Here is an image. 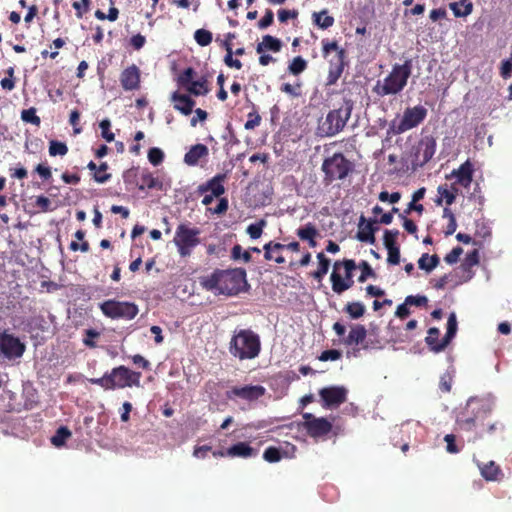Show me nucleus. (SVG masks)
Here are the masks:
<instances>
[{"label":"nucleus","instance_id":"obj_34","mask_svg":"<svg viewBox=\"0 0 512 512\" xmlns=\"http://www.w3.org/2000/svg\"><path fill=\"white\" fill-rule=\"evenodd\" d=\"M438 263L439 258L436 255L429 256L428 254H423L418 261L419 268L427 272L436 268Z\"/></svg>","mask_w":512,"mask_h":512},{"label":"nucleus","instance_id":"obj_38","mask_svg":"<svg viewBox=\"0 0 512 512\" xmlns=\"http://www.w3.org/2000/svg\"><path fill=\"white\" fill-rule=\"evenodd\" d=\"M194 39L200 46L205 47L212 42V33L205 29H198L194 33Z\"/></svg>","mask_w":512,"mask_h":512},{"label":"nucleus","instance_id":"obj_28","mask_svg":"<svg viewBox=\"0 0 512 512\" xmlns=\"http://www.w3.org/2000/svg\"><path fill=\"white\" fill-rule=\"evenodd\" d=\"M281 47L282 43L279 39L271 35H265L263 36L262 41L257 44L256 51L258 54H262L266 50L279 52L281 50Z\"/></svg>","mask_w":512,"mask_h":512},{"label":"nucleus","instance_id":"obj_35","mask_svg":"<svg viewBox=\"0 0 512 512\" xmlns=\"http://www.w3.org/2000/svg\"><path fill=\"white\" fill-rule=\"evenodd\" d=\"M314 23L322 29H327L334 24V18L327 14L326 10L313 14Z\"/></svg>","mask_w":512,"mask_h":512},{"label":"nucleus","instance_id":"obj_32","mask_svg":"<svg viewBox=\"0 0 512 512\" xmlns=\"http://www.w3.org/2000/svg\"><path fill=\"white\" fill-rule=\"evenodd\" d=\"M330 69L328 74V84L332 85L336 83L343 72V61H334V59H330Z\"/></svg>","mask_w":512,"mask_h":512},{"label":"nucleus","instance_id":"obj_36","mask_svg":"<svg viewBox=\"0 0 512 512\" xmlns=\"http://www.w3.org/2000/svg\"><path fill=\"white\" fill-rule=\"evenodd\" d=\"M143 184L139 186L140 190H143L146 186L149 189H161L162 183L158 178H155L151 173L146 172L142 175Z\"/></svg>","mask_w":512,"mask_h":512},{"label":"nucleus","instance_id":"obj_50","mask_svg":"<svg viewBox=\"0 0 512 512\" xmlns=\"http://www.w3.org/2000/svg\"><path fill=\"white\" fill-rule=\"evenodd\" d=\"M263 458L270 463H275L281 460L280 451L275 447H268L263 454Z\"/></svg>","mask_w":512,"mask_h":512},{"label":"nucleus","instance_id":"obj_22","mask_svg":"<svg viewBox=\"0 0 512 512\" xmlns=\"http://www.w3.org/2000/svg\"><path fill=\"white\" fill-rule=\"evenodd\" d=\"M226 455L231 458L238 457L247 459L255 457L257 455V450L245 442H238L226 450Z\"/></svg>","mask_w":512,"mask_h":512},{"label":"nucleus","instance_id":"obj_51","mask_svg":"<svg viewBox=\"0 0 512 512\" xmlns=\"http://www.w3.org/2000/svg\"><path fill=\"white\" fill-rule=\"evenodd\" d=\"M399 232L397 230H386L384 233V245L387 249L395 248L396 246V238Z\"/></svg>","mask_w":512,"mask_h":512},{"label":"nucleus","instance_id":"obj_5","mask_svg":"<svg viewBox=\"0 0 512 512\" xmlns=\"http://www.w3.org/2000/svg\"><path fill=\"white\" fill-rule=\"evenodd\" d=\"M427 113V109L422 105L408 107L404 110L400 120L392 121L390 128L394 134H402L422 123Z\"/></svg>","mask_w":512,"mask_h":512},{"label":"nucleus","instance_id":"obj_19","mask_svg":"<svg viewBox=\"0 0 512 512\" xmlns=\"http://www.w3.org/2000/svg\"><path fill=\"white\" fill-rule=\"evenodd\" d=\"M121 85L125 90H135L139 87L140 71L136 65L126 68L120 77Z\"/></svg>","mask_w":512,"mask_h":512},{"label":"nucleus","instance_id":"obj_41","mask_svg":"<svg viewBox=\"0 0 512 512\" xmlns=\"http://www.w3.org/2000/svg\"><path fill=\"white\" fill-rule=\"evenodd\" d=\"M332 289L335 293L341 294L347 290V285H344V279L335 270L331 274Z\"/></svg>","mask_w":512,"mask_h":512},{"label":"nucleus","instance_id":"obj_53","mask_svg":"<svg viewBox=\"0 0 512 512\" xmlns=\"http://www.w3.org/2000/svg\"><path fill=\"white\" fill-rule=\"evenodd\" d=\"M341 355L342 354L339 350H336V349L326 350L321 353L319 359L321 361H329V360L335 361V360L340 359Z\"/></svg>","mask_w":512,"mask_h":512},{"label":"nucleus","instance_id":"obj_59","mask_svg":"<svg viewBox=\"0 0 512 512\" xmlns=\"http://www.w3.org/2000/svg\"><path fill=\"white\" fill-rule=\"evenodd\" d=\"M330 266V261H324L319 263V267L317 271L313 273L314 278L321 280L328 272Z\"/></svg>","mask_w":512,"mask_h":512},{"label":"nucleus","instance_id":"obj_55","mask_svg":"<svg viewBox=\"0 0 512 512\" xmlns=\"http://www.w3.org/2000/svg\"><path fill=\"white\" fill-rule=\"evenodd\" d=\"M401 198L400 193L394 192L392 194H389L387 191H383L379 194V200L386 202L389 201L390 203H397Z\"/></svg>","mask_w":512,"mask_h":512},{"label":"nucleus","instance_id":"obj_46","mask_svg":"<svg viewBox=\"0 0 512 512\" xmlns=\"http://www.w3.org/2000/svg\"><path fill=\"white\" fill-rule=\"evenodd\" d=\"M163 159L164 153L161 149L154 147L149 150L148 160L152 165L158 166L163 162Z\"/></svg>","mask_w":512,"mask_h":512},{"label":"nucleus","instance_id":"obj_29","mask_svg":"<svg viewBox=\"0 0 512 512\" xmlns=\"http://www.w3.org/2000/svg\"><path fill=\"white\" fill-rule=\"evenodd\" d=\"M455 17H466L472 13L473 4L469 0H460L449 4Z\"/></svg>","mask_w":512,"mask_h":512},{"label":"nucleus","instance_id":"obj_2","mask_svg":"<svg viewBox=\"0 0 512 512\" xmlns=\"http://www.w3.org/2000/svg\"><path fill=\"white\" fill-rule=\"evenodd\" d=\"M261 349L258 334L250 329L235 330L229 344V352L239 360L256 358Z\"/></svg>","mask_w":512,"mask_h":512},{"label":"nucleus","instance_id":"obj_10","mask_svg":"<svg viewBox=\"0 0 512 512\" xmlns=\"http://www.w3.org/2000/svg\"><path fill=\"white\" fill-rule=\"evenodd\" d=\"M456 332H457L456 314L451 313L448 317L447 332H446V335L443 338V340L441 342H437V337L439 335V329L432 327L428 330V336L426 337V343L428 344V346H430L432 351L440 352L446 348V346L454 338Z\"/></svg>","mask_w":512,"mask_h":512},{"label":"nucleus","instance_id":"obj_13","mask_svg":"<svg viewBox=\"0 0 512 512\" xmlns=\"http://www.w3.org/2000/svg\"><path fill=\"white\" fill-rule=\"evenodd\" d=\"M194 70L187 68L178 77L179 85L194 96H203L209 92L207 81L205 78L194 79Z\"/></svg>","mask_w":512,"mask_h":512},{"label":"nucleus","instance_id":"obj_30","mask_svg":"<svg viewBox=\"0 0 512 512\" xmlns=\"http://www.w3.org/2000/svg\"><path fill=\"white\" fill-rule=\"evenodd\" d=\"M322 45L324 57L327 58L331 52H335V56L332 59H334V61H343L345 52L338 46L337 42L322 40Z\"/></svg>","mask_w":512,"mask_h":512},{"label":"nucleus","instance_id":"obj_48","mask_svg":"<svg viewBox=\"0 0 512 512\" xmlns=\"http://www.w3.org/2000/svg\"><path fill=\"white\" fill-rule=\"evenodd\" d=\"M305 68L306 61L300 56L295 57L289 65V71L294 75H298L299 73L303 72Z\"/></svg>","mask_w":512,"mask_h":512},{"label":"nucleus","instance_id":"obj_7","mask_svg":"<svg viewBox=\"0 0 512 512\" xmlns=\"http://www.w3.org/2000/svg\"><path fill=\"white\" fill-rule=\"evenodd\" d=\"M199 234V229L191 228L186 224H180L176 228L173 241L181 256L186 257L191 254L192 249L200 243Z\"/></svg>","mask_w":512,"mask_h":512},{"label":"nucleus","instance_id":"obj_52","mask_svg":"<svg viewBox=\"0 0 512 512\" xmlns=\"http://www.w3.org/2000/svg\"><path fill=\"white\" fill-rule=\"evenodd\" d=\"M232 258L235 260L243 259L244 262H249L251 255L249 251H243L240 245H235L232 248Z\"/></svg>","mask_w":512,"mask_h":512},{"label":"nucleus","instance_id":"obj_57","mask_svg":"<svg viewBox=\"0 0 512 512\" xmlns=\"http://www.w3.org/2000/svg\"><path fill=\"white\" fill-rule=\"evenodd\" d=\"M463 253V249L461 247H455L452 249L450 253L445 256V261L448 264H454L458 261L460 255Z\"/></svg>","mask_w":512,"mask_h":512},{"label":"nucleus","instance_id":"obj_16","mask_svg":"<svg viewBox=\"0 0 512 512\" xmlns=\"http://www.w3.org/2000/svg\"><path fill=\"white\" fill-rule=\"evenodd\" d=\"M304 427L311 437H320L330 432L332 425L325 418H315L312 414L303 415Z\"/></svg>","mask_w":512,"mask_h":512},{"label":"nucleus","instance_id":"obj_25","mask_svg":"<svg viewBox=\"0 0 512 512\" xmlns=\"http://www.w3.org/2000/svg\"><path fill=\"white\" fill-rule=\"evenodd\" d=\"M172 101L174 102V108L184 115H189L195 105V102L189 96L177 92L173 93Z\"/></svg>","mask_w":512,"mask_h":512},{"label":"nucleus","instance_id":"obj_37","mask_svg":"<svg viewBox=\"0 0 512 512\" xmlns=\"http://www.w3.org/2000/svg\"><path fill=\"white\" fill-rule=\"evenodd\" d=\"M297 235L301 240L308 241L311 238H315L318 235V231L314 225L308 223L297 230Z\"/></svg>","mask_w":512,"mask_h":512},{"label":"nucleus","instance_id":"obj_31","mask_svg":"<svg viewBox=\"0 0 512 512\" xmlns=\"http://www.w3.org/2000/svg\"><path fill=\"white\" fill-rule=\"evenodd\" d=\"M437 192L439 195V197L435 200L437 205H441L443 201H445L447 205H452L455 202V192L451 191L447 184L440 185L437 188Z\"/></svg>","mask_w":512,"mask_h":512},{"label":"nucleus","instance_id":"obj_39","mask_svg":"<svg viewBox=\"0 0 512 512\" xmlns=\"http://www.w3.org/2000/svg\"><path fill=\"white\" fill-rule=\"evenodd\" d=\"M266 224L267 222L264 219H261L257 223L250 224L247 227L246 232L252 239H258L261 237L263 228L266 226Z\"/></svg>","mask_w":512,"mask_h":512},{"label":"nucleus","instance_id":"obj_14","mask_svg":"<svg viewBox=\"0 0 512 512\" xmlns=\"http://www.w3.org/2000/svg\"><path fill=\"white\" fill-rule=\"evenodd\" d=\"M436 151V140L433 136L423 137L415 148L413 162L423 166L432 159Z\"/></svg>","mask_w":512,"mask_h":512},{"label":"nucleus","instance_id":"obj_63","mask_svg":"<svg viewBox=\"0 0 512 512\" xmlns=\"http://www.w3.org/2000/svg\"><path fill=\"white\" fill-rule=\"evenodd\" d=\"M297 12L295 10H279L278 11V19L280 22L284 23L289 19H293L297 17Z\"/></svg>","mask_w":512,"mask_h":512},{"label":"nucleus","instance_id":"obj_44","mask_svg":"<svg viewBox=\"0 0 512 512\" xmlns=\"http://www.w3.org/2000/svg\"><path fill=\"white\" fill-rule=\"evenodd\" d=\"M341 266L344 267L345 278L352 279V272L356 268L355 262L353 260L337 261L334 264V270H338Z\"/></svg>","mask_w":512,"mask_h":512},{"label":"nucleus","instance_id":"obj_27","mask_svg":"<svg viewBox=\"0 0 512 512\" xmlns=\"http://www.w3.org/2000/svg\"><path fill=\"white\" fill-rule=\"evenodd\" d=\"M478 467L481 475L488 481H498L503 476L501 469L494 461H490L486 464L478 463Z\"/></svg>","mask_w":512,"mask_h":512},{"label":"nucleus","instance_id":"obj_58","mask_svg":"<svg viewBox=\"0 0 512 512\" xmlns=\"http://www.w3.org/2000/svg\"><path fill=\"white\" fill-rule=\"evenodd\" d=\"M90 0H81L74 2L73 7L77 10V17L81 18L85 12L88 11Z\"/></svg>","mask_w":512,"mask_h":512},{"label":"nucleus","instance_id":"obj_24","mask_svg":"<svg viewBox=\"0 0 512 512\" xmlns=\"http://www.w3.org/2000/svg\"><path fill=\"white\" fill-rule=\"evenodd\" d=\"M208 155V148L204 144H196L190 148V150L184 156V162L189 166H195L198 164L202 157Z\"/></svg>","mask_w":512,"mask_h":512},{"label":"nucleus","instance_id":"obj_21","mask_svg":"<svg viewBox=\"0 0 512 512\" xmlns=\"http://www.w3.org/2000/svg\"><path fill=\"white\" fill-rule=\"evenodd\" d=\"M286 249V246L281 243H275L270 241L263 247L264 258L268 261H275L278 264L284 263L286 260L282 255V252Z\"/></svg>","mask_w":512,"mask_h":512},{"label":"nucleus","instance_id":"obj_9","mask_svg":"<svg viewBox=\"0 0 512 512\" xmlns=\"http://www.w3.org/2000/svg\"><path fill=\"white\" fill-rule=\"evenodd\" d=\"M102 313L112 319L131 320L138 314V307L134 303L116 300H107L100 304Z\"/></svg>","mask_w":512,"mask_h":512},{"label":"nucleus","instance_id":"obj_49","mask_svg":"<svg viewBox=\"0 0 512 512\" xmlns=\"http://www.w3.org/2000/svg\"><path fill=\"white\" fill-rule=\"evenodd\" d=\"M100 126V129H101V134H102V137L107 141V142H112L114 140V133H112L110 131V127H111V122L110 120L108 119H104L100 122L99 124Z\"/></svg>","mask_w":512,"mask_h":512},{"label":"nucleus","instance_id":"obj_54","mask_svg":"<svg viewBox=\"0 0 512 512\" xmlns=\"http://www.w3.org/2000/svg\"><path fill=\"white\" fill-rule=\"evenodd\" d=\"M107 164L106 163H102L98 169V172L95 173L94 175V179L96 182L98 183H105L106 181H108L111 177L110 174H102L104 171L107 170Z\"/></svg>","mask_w":512,"mask_h":512},{"label":"nucleus","instance_id":"obj_62","mask_svg":"<svg viewBox=\"0 0 512 512\" xmlns=\"http://www.w3.org/2000/svg\"><path fill=\"white\" fill-rule=\"evenodd\" d=\"M388 250V258L387 261L390 264L396 265L400 262V251L398 247L389 248Z\"/></svg>","mask_w":512,"mask_h":512},{"label":"nucleus","instance_id":"obj_43","mask_svg":"<svg viewBox=\"0 0 512 512\" xmlns=\"http://www.w3.org/2000/svg\"><path fill=\"white\" fill-rule=\"evenodd\" d=\"M224 47L227 51V54L224 58V62L227 66L229 67H234L236 69H241L242 67V63L238 60V59H233V51H232V48H231V45L230 43L228 42H224Z\"/></svg>","mask_w":512,"mask_h":512},{"label":"nucleus","instance_id":"obj_23","mask_svg":"<svg viewBox=\"0 0 512 512\" xmlns=\"http://www.w3.org/2000/svg\"><path fill=\"white\" fill-rule=\"evenodd\" d=\"M224 180V175H217L213 177L206 184L200 185L198 188L199 193H208L213 194L216 197L221 196L224 192V186L222 184Z\"/></svg>","mask_w":512,"mask_h":512},{"label":"nucleus","instance_id":"obj_61","mask_svg":"<svg viewBox=\"0 0 512 512\" xmlns=\"http://www.w3.org/2000/svg\"><path fill=\"white\" fill-rule=\"evenodd\" d=\"M274 14L271 10H267L264 17L259 21L258 26L260 29H265L273 23Z\"/></svg>","mask_w":512,"mask_h":512},{"label":"nucleus","instance_id":"obj_42","mask_svg":"<svg viewBox=\"0 0 512 512\" xmlns=\"http://www.w3.org/2000/svg\"><path fill=\"white\" fill-rule=\"evenodd\" d=\"M68 152V148L65 143L52 140L49 144V154L51 156H64Z\"/></svg>","mask_w":512,"mask_h":512},{"label":"nucleus","instance_id":"obj_17","mask_svg":"<svg viewBox=\"0 0 512 512\" xmlns=\"http://www.w3.org/2000/svg\"><path fill=\"white\" fill-rule=\"evenodd\" d=\"M325 407H337L346 401L347 390L344 387H328L320 391Z\"/></svg>","mask_w":512,"mask_h":512},{"label":"nucleus","instance_id":"obj_64","mask_svg":"<svg viewBox=\"0 0 512 512\" xmlns=\"http://www.w3.org/2000/svg\"><path fill=\"white\" fill-rule=\"evenodd\" d=\"M130 43L136 50H140L145 45L146 39L143 35L137 34L131 38Z\"/></svg>","mask_w":512,"mask_h":512},{"label":"nucleus","instance_id":"obj_15","mask_svg":"<svg viewBox=\"0 0 512 512\" xmlns=\"http://www.w3.org/2000/svg\"><path fill=\"white\" fill-rule=\"evenodd\" d=\"M265 392V387L261 385L235 386L228 392V397L230 399L237 397L252 402L261 398Z\"/></svg>","mask_w":512,"mask_h":512},{"label":"nucleus","instance_id":"obj_20","mask_svg":"<svg viewBox=\"0 0 512 512\" xmlns=\"http://www.w3.org/2000/svg\"><path fill=\"white\" fill-rule=\"evenodd\" d=\"M376 221H367L364 216H361L358 224V233L357 238L362 242H367L373 244L375 241L374 232L375 227L374 224Z\"/></svg>","mask_w":512,"mask_h":512},{"label":"nucleus","instance_id":"obj_6","mask_svg":"<svg viewBox=\"0 0 512 512\" xmlns=\"http://www.w3.org/2000/svg\"><path fill=\"white\" fill-rule=\"evenodd\" d=\"M352 104L346 102L340 108L330 111L321 125V129L328 136L339 133L351 116Z\"/></svg>","mask_w":512,"mask_h":512},{"label":"nucleus","instance_id":"obj_4","mask_svg":"<svg viewBox=\"0 0 512 512\" xmlns=\"http://www.w3.org/2000/svg\"><path fill=\"white\" fill-rule=\"evenodd\" d=\"M352 170V164L342 154L335 153L330 158L324 160L322 171L325 173L324 181L331 184L335 180H342Z\"/></svg>","mask_w":512,"mask_h":512},{"label":"nucleus","instance_id":"obj_18","mask_svg":"<svg viewBox=\"0 0 512 512\" xmlns=\"http://www.w3.org/2000/svg\"><path fill=\"white\" fill-rule=\"evenodd\" d=\"M473 165L467 160L458 169H454L450 174L446 175V179H455L454 182L458 183L463 188H469L473 179Z\"/></svg>","mask_w":512,"mask_h":512},{"label":"nucleus","instance_id":"obj_3","mask_svg":"<svg viewBox=\"0 0 512 512\" xmlns=\"http://www.w3.org/2000/svg\"><path fill=\"white\" fill-rule=\"evenodd\" d=\"M491 409V404L488 401L470 398L464 410L458 415L457 424L461 429L471 430L476 419L484 418Z\"/></svg>","mask_w":512,"mask_h":512},{"label":"nucleus","instance_id":"obj_47","mask_svg":"<svg viewBox=\"0 0 512 512\" xmlns=\"http://www.w3.org/2000/svg\"><path fill=\"white\" fill-rule=\"evenodd\" d=\"M21 119L24 122L32 123L37 126L40 124V118L36 115L35 108H29V109L23 110L21 113Z\"/></svg>","mask_w":512,"mask_h":512},{"label":"nucleus","instance_id":"obj_40","mask_svg":"<svg viewBox=\"0 0 512 512\" xmlns=\"http://www.w3.org/2000/svg\"><path fill=\"white\" fill-rule=\"evenodd\" d=\"M347 313L353 319H358L363 316L365 312V306L360 302L348 303L346 306Z\"/></svg>","mask_w":512,"mask_h":512},{"label":"nucleus","instance_id":"obj_12","mask_svg":"<svg viewBox=\"0 0 512 512\" xmlns=\"http://www.w3.org/2000/svg\"><path fill=\"white\" fill-rule=\"evenodd\" d=\"M140 376V373L133 372L124 366L114 368L109 374L110 388L139 386Z\"/></svg>","mask_w":512,"mask_h":512},{"label":"nucleus","instance_id":"obj_56","mask_svg":"<svg viewBox=\"0 0 512 512\" xmlns=\"http://www.w3.org/2000/svg\"><path fill=\"white\" fill-rule=\"evenodd\" d=\"M406 303L409 304V306H423L428 302V299L426 296H407L405 299Z\"/></svg>","mask_w":512,"mask_h":512},{"label":"nucleus","instance_id":"obj_8","mask_svg":"<svg viewBox=\"0 0 512 512\" xmlns=\"http://www.w3.org/2000/svg\"><path fill=\"white\" fill-rule=\"evenodd\" d=\"M26 350V345L19 337L14 336L8 331L0 332V359L18 360Z\"/></svg>","mask_w":512,"mask_h":512},{"label":"nucleus","instance_id":"obj_60","mask_svg":"<svg viewBox=\"0 0 512 512\" xmlns=\"http://www.w3.org/2000/svg\"><path fill=\"white\" fill-rule=\"evenodd\" d=\"M261 121V117L258 114H249V119L245 123L244 127L246 130H252L259 126Z\"/></svg>","mask_w":512,"mask_h":512},{"label":"nucleus","instance_id":"obj_26","mask_svg":"<svg viewBox=\"0 0 512 512\" xmlns=\"http://www.w3.org/2000/svg\"><path fill=\"white\" fill-rule=\"evenodd\" d=\"M367 331L363 325L355 324L351 326L348 336L343 340L347 346L359 345L366 338Z\"/></svg>","mask_w":512,"mask_h":512},{"label":"nucleus","instance_id":"obj_1","mask_svg":"<svg viewBox=\"0 0 512 512\" xmlns=\"http://www.w3.org/2000/svg\"><path fill=\"white\" fill-rule=\"evenodd\" d=\"M412 72V60L403 64H395L391 72L382 80H378L372 91L379 97L399 94L407 85Z\"/></svg>","mask_w":512,"mask_h":512},{"label":"nucleus","instance_id":"obj_45","mask_svg":"<svg viewBox=\"0 0 512 512\" xmlns=\"http://www.w3.org/2000/svg\"><path fill=\"white\" fill-rule=\"evenodd\" d=\"M220 277V271L215 272L210 279L205 282V286L209 290H213L216 293L222 294L223 285H220L218 278Z\"/></svg>","mask_w":512,"mask_h":512},{"label":"nucleus","instance_id":"obj_33","mask_svg":"<svg viewBox=\"0 0 512 512\" xmlns=\"http://www.w3.org/2000/svg\"><path fill=\"white\" fill-rule=\"evenodd\" d=\"M71 435V431L67 427L62 426L58 428L55 435L52 436L51 442L55 447H62Z\"/></svg>","mask_w":512,"mask_h":512},{"label":"nucleus","instance_id":"obj_11","mask_svg":"<svg viewBox=\"0 0 512 512\" xmlns=\"http://www.w3.org/2000/svg\"><path fill=\"white\" fill-rule=\"evenodd\" d=\"M218 282L223 285L222 294H236L246 282V272L243 269L220 271Z\"/></svg>","mask_w":512,"mask_h":512}]
</instances>
